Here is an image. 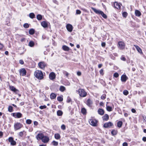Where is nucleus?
Returning <instances> with one entry per match:
<instances>
[{
  "mask_svg": "<svg viewBox=\"0 0 146 146\" xmlns=\"http://www.w3.org/2000/svg\"><path fill=\"white\" fill-rule=\"evenodd\" d=\"M35 76L39 80H42L44 78V75L41 70H36L34 72Z\"/></svg>",
  "mask_w": 146,
  "mask_h": 146,
  "instance_id": "nucleus-1",
  "label": "nucleus"
},
{
  "mask_svg": "<svg viewBox=\"0 0 146 146\" xmlns=\"http://www.w3.org/2000/svg\"><path fill=\"white\" fill-rule=\"evenodd\" d=\"M92 9L96 13L101 15L104 18L106 19L107 18V15L103 11L93 7H92Z\"/></svg>",
  "mask_w": 146,
  "mask_h": 146,
  "instance_id": "nucleus-2",
  "label": "nucleus"
},
{
  "mask_svg": "<svg viewBox=\"0 0 146 146\" xmlns=\"http://www.w3.org/2000/svg\"><path fill=\"white\" fill-rule=\"evenodd\" d=\"M80 96L81 97H84L87 95V93L83 89L80 88L77 91Z\"/></svg>",
  "mask_w": 146,
  "mask_h": 146,
  "instance_id": "nucleus-3",
  "label": "nucleus"
},
{
  "mask_svg": "<svg viewBox=\"0 0 146 146\" xmlns=\"http://www.w3.org/2000/svg\"><path fill=\"white\" fill-rule=\"evenodd\" d=\"M14 127L15 130L17 131L21 128L23 127V125L20 123L16 122L14 124Z\"/></svg>",
  "mask_w": 146,
  "mask_h": 146,
  "instance_id": "nucleus-4",
  "label": "nucleus"
},
{
  "mask_svg": "<svg viewBox=\"0 0 146 146\" xmlns=\"http://www.w3.org/2000/svg\"><path fill=\"white\" fill-rule=\"evenodd\" d=\"M9 88L11 91H13L16 94H18L19 97H20L21 96V94H19V90L16 89L13 86H10Z\"/></svg>",
  "mask_w": 146,
  "mask_h": 146,
  "instance_id": "nucleus-5",
  "label": "nucleus"
},
{
  "mask_svg": "<svg viewBox=\"0 0 146 146\" xmlns=\"http://www.w3.org/2000/svg\"><path fill=\"white\" fill-rule=\"evenodd\" d=\"M12 116L15 118H19L22 116V114L20 112H16L12 113Z\"/></svg>",
  "mask_w": 146,
  "mask_h": 146,
  "instance_id": "nucleus-6",
  "label": "nucleus"
},
{
  "mask_svg": "<svg viewBox=\"0 0 146 146\" xmlns=\"http://www.w3.org/2000/svg\"><path fill=\"white\" fill-rule=\"evenodd\" d=\"M38 66L41 69H44L46 66V64L44 62H40L38 63Z\"/></svg>",
  "mask_w": 146,
  "mask_h": 146,
  "instance_id": "nucleus-7",
  "label": "nucleus"
},
{
  "mask_svg": "<svg viewBox=\"0 0 146 146\" xmlns=\"http://www.w3.org/2000/svg\"><path fill=\"white\" fill-rule=\"evenodd\" d=\"M89 122L90 124L94 126H96L97 121L94 119H91L89 121Z\"/></svg>",
  "mask_w": 146,
  "mask_h": 146,
  "instance_id": "nucleus-8",
  "label": "nucleus"
},
{
  "mask_svg": "<svg viewBox=\"0 0 146 146\" xmlns=\"http://www.w3.org/2000/svg\"><path fill=\"white\" fill-rule=\"evenodd\" d=\"M118 45L120 49H124L125 48V44L123 42H118Z\"/></svg>",
  "mask_w": 146,
  "mask_h": 146,
  "instance_id": "nucleus-9",
  "label": "nucleus"
},
{
  "mask_svg": "<svg viewBox=\"0 0 146 146\" xmlns=\"http://www.w3.org/2000/svg\"><path fill=\"white\" fill-rule=\"evenodd\" d=\"M113 125V123L111 122L105 123L104 125V127L105 128H110Z\"/></svg>",
  "mask_w": 146,
  "mask_h": 146,
  "instance_id": "nucleus-10",
  "label": "nucleus"
},
{
  "mask_svg": "<svg viewBox=\"0 0 146 146\" xmlns=\"http://www.w3.org/2000/svg\"><path fill=\"white\" fill-rule=\"evenodd\" d=\"M19 72L20 75L23 76H25L27 73L26 70L24 68H21L20 69Z\"/></svg>",
  "mask_w": 146,
  "mask_h": 146,
  "instance_id": "nucleus-11",
  "label": "nucleus"
},
{
  "mask_svg": "<svg viewBox=\"0 0 146 146\" xmlns=\"http://www.w3.org/2000/svg\"><path fill=\"white\" fill-rule=\"evenodd\" d=\"M44 136V134L42 133H39L36 136V138L38 140H42Z\"/></svg>",
  "mask_w": 146,
  "mask_h": 146,
  "instance_id": "nucleus-12",
  "label": "nucleus"
},
{
  "mask_svg": "<svg viewBox=\"0 0 146 146\" xmlns=\"http://www.w3.org/2000/svg\"><path fill=\"white\" fill-rule=\"evenodd\" d=\"M49 137L47 136H44L42 141L44 143H48L49 141Z\"/></svg>",
  "mask_w": 146,
  "mask_h": 146,
  "instance_id": "nucleus-13",
  "label": "nucleus"
},
{
  "mask_svg": "<svg viewBox=\"0 0 146 146\" xmlns=\"http://www.w3.org/2000/svg\"><path fill=\"white\" fill-rule=\"evenodd\" d=\"M66 28L67 30L69 32H71L72 31L73 27L70 24H67L66 25Z\"/></svg>",
  "mask_w": 146,
  "mask_h": 146,
  "instance_id": "nucleus-14",
  "label": "nucleus"
},
{
  "mask_svg": "<svg viewBox=\"0 0 146 146\" xmlns=\"http://www.w3.org/2000/svg\"><path fill=\"white\" fill-rule=\"evenodd\" d=\"M9 141L11 143V145H14L16 144V142L14 140L12 137H10L9 138Z\"/></svg>",
  "mask_w": 146,
  "mask_h": 146,
  "instance_id": "nucleus-15",
  "label": "nucleus"
},
{
  "mask_svg": "<svg viewBox=\"0 0 146 146\" xmlns=\"http://www.w3.org/2000/svg\"><path fill=\"white\" fill-rule=\"evenodd\" d=\"M113 7L115 8L120 9L121 7L120 4L117 2H115L113 4Z\"/></svg>",
  "mask_w": 146,
  "mask_h": 146,
  "instance_id": "nucleus-16",
  "label": "nucleus"
},
{
  "mask_svg": "<svg viewBox=\"0 0 146 146\" xmlns=\"http://www.w3.org/2000/svg\"><path fill=\"white\" fill-rule=\"evenodd\" d=\"M55 74L53 72L50 73L49 75V78L50 80H53L55 78Z\"/></svg>",
  "mask_w": 146,
  "mask_h": 146,
  "instance_id": "nucleus-17",
  "label": "nucleus"
},
{
  "mask_svg": "<svg viewBox=\"0 0 146 146\" xmlns=\"http://www.w3.org/2000/svg\"><path fill=\"white\" fill-rule=\"evenodd\" d=\"M128 78L125 75L123 74L121 76V80L122 82H125Z\"/></svg>",
  "mask_w": 146,
  "mask_h": 146,
  "instance_id": "nucleus-18",
  "label": "nucleus"
},
{
  "mask_svg": "<svg viewBox=\"0 0 146 146\" xmlns=\"http://www.w3.org/2000/svg\"><path fill=\"white\" fill-rule=\"evenodd\" d=\"M86 104L88 106L91 107L92 104V102L90 99H88L86 101Z\"/></svg>",
  "mask_w": 146,
  "mask_h": 146,
  "instance_id": "nucleus-19",
  "label": "nucleus"
},
{
  "mask_svg": "<svg viewBox=\"0 0 146 146\" xmlns=\"http://www.w3.org/2000/svg\"><path fill=\"white\" fill-rule=\"evenodd\" d=\"M98 113L101 115H103L104 114V110L100 108L98 109Z\"/></svg>",
  "mask_w": 146,
  "mask_h": 146,
  "instance_id": "nucleus-20",
  "label": "nucleus"
},
{
  "mask_svg": "<svg viewBox=\"0 0 146 146\" xmlns=\"http://www.w3.org/2000/svg\"><path fill=\"white\" fill-rule=\"evenodd\" d=\"M41 24V25L44 28H46L48 27L47 23L45 21L42 22Z\"/></svg>",
  "mask_w": 146,
  "mask_h": 146,
  "instance_id": "nucleus-21",
  "label": "nucleus"
},
{
  "mask_svg": "<svg viewBox=\"0 0 146 146\" xmlns=\"http://www.w3.org/2000/svg\"><path fill=\"white\" fill-rule=\"evenodd\" d=\"M134 46L135 47V48L139 53H142L141 49L138 46L134 45Z\"/></svg>",
  "mask_w": 146,
  "mask_h": 146,
  "instance_id": "nucleus-22",
  "label": "nucleus"
},
{
  "mask_svg": "<svg viewBox=\"0 0 146 146\" xmlns=\"http://www.w3.org/2000/svg\"><path fill=\"white\" fill-rule=\"evenodd\" d=\"M103 119L105 121H107L109 119V117L107 114H105L103 117Z\"/></svg>",
  "mask_w": 146,
  "mask_h": 146,
  "instance_id": "nucleus-23",
  "label": "nucleus"
},
{
  "mask_svg": "<svg viewBox=\"0 0 146 146\" xmlns=\"http://www.w3.org/2000/svg\"><path fill=\"white\" fill-rule=\"evenodd\" d=\"M62 49L64 51H68L69 50V48L66 45H63L62 46Z\"/></svg>",
  "mask_w": 146,
  "mask_h": 146,
  "instance_id": "nucleus-24",
  "label": "nucleus"
},
{
  "mask_svg": "<svg viewBox=\"0 0 146 146\" xmlns=\"http://www.w3.org/2000/svg\"><path fill=\"white\" fill-rule=\"evenodd\" d=\"M135 14L136 16L139 17L141 15V13L139 11L136 10L135 11Z\"/></svg>",
  "mask_w": 146,
  "mask_h": 146,
  "instance_id": "nucleus-25",
  "label": "nucleus"
},
{
  "mask_svg": "<svg viewBox=\"0 0 146 146\" xmlns=\"http://www.w3.org/2000/svg\"><path fill=\"white\" fill-rule=\"evenodd\" d=\"M56 95L55 94L52 93L50 95V98L52 99H53L56 98Z\"/></svg>",
  "mask_w": 146,
  "mask_h": 146,
  "instance_id": "nucleus-26",
  "label": "nucleus"
},
{
  "mask_svg": "<svg viewBox=\"0 0 146 146\" xmlns=\"http://www.w3.org/2000/svg\"><path fill=\"white\" fill-rule=\"evenodd\" d=\"M117 133V131L115 129L111 131V134L113 135H116Z\"/></svg>",
  "mask_w": 146,
  "mask_h": 146,
  "instance_id": "nucleus-27",
  "label": "nucleus"
},
{
  "mask_svg": "<svg viewBox=\"0 0 146 146\" xmlns=\"http://www.w3.org/2000/svg\"><path fill=\"white\" fill-rule=\"evenodd\" d=\"M35 45V43L33 41H30L29 42L28 45L31 47H33Z\"/></svg>",
  "mask_w": 146,
  "mask_h": 146,
  "instance_id": "nucleus-28",
  "label": "nucleus"
},
{
  "mask_svg": "<svg viewBox=\"0 0 146 146\" xmlns=\"http://www.w3.org/2000/svg\"><path fill=\"white\" fill-rule=\"evenodd\" d=\"M55 138L57 139H58L60 138V135L58 133H56L54 135Z\"/></svg>",
  "mask_w": 146,
  "mask_h": 146,
  "instance_id": "nucleus-29",
  "label": "nucleus"
},
{
  "mask_svg": "<svg viewBox=\"0 0 146 146\" xmlns=\"http://www.w3.org/2000/svg\"><path fill=\"white\" fill-rule=\"evenodd\" d=\"M36 18L39 21L41 20L42 19V16L40 14H38L36 16Z\"/></svg>",
  "mask_w": 146,
  "mask_h": 146,
  "instance_id": "nucleus-30",
  "label": "nucleus"
},
{
  "mask_svg": "<svg viewBox=\"0 0 146 146\" xmlns=\"http://www.w3.org/2000/svg\"><path fill=\"white\" fill-rule=\"evenodd\" d=\"M82 113L84 115L86 114V110L84 108H82L81 109Z\"/></svg>",
  "mask_w": 146,
  "mask_h": 146,
  "instance_id": "nucleus-31",
  "label": "nucleus"
},
{
  "mask_svg": "<svg viewBox=\"0 0 146 146\" xmlns=\"http://www.w3.org/2000/svg\"><path fill=\"white\" fill-rule=\"evenodd\" d=\"M29 17L33 19L35 17V15L33 13H31L29 14Z\"/></svg>",
  "mask_w": 146,
  "mask_h": 146,
  "instance_id": "nucleus-32",
  "label": "nucleus"
},
{
  "mask_svg": "<svg viewBox=\"0 0 146 146\" xmlns=\"http://www.w3.org/2000/svg\"><path fill=\"white\" fill-rule=\"evenodd\" d=\"M29 33L30 35H33L35 33V30L33 29H30L29 30Z\"/></svg>",
  "mask_w": 146,
  "mask_h": 146,
  "instance_id": "nucleus-33",
  "label": "nucleus"
},
{
  "mask_svg": "<svg viewBox=\"0 0 146 146\" xmlns=\"http://www.w3.org/2000/svg\"><path fill=\"white\" fill-rule=\"evenodd\" d=\"M57 114L58 116H60L62 115L63 112L61 111L58 110L57 112Z\"/></svg>",
  "mask_w": 146,
  "mask_h": 146,
  "instance_id": "nucleus-34",
  "label": "nucleus"
},
{
  "mask_svg": "<svg viewBox=\"0 0 146 146\" xmlns=\"http://www.w3.org/2000/svg\"><path fill=\"white\" fill-rule=\"evenodd\" d=\"M123 123L121 121H119L117 123V126L119 128L121 127Z\"/></svg>",
  "mask_w": 146,
  "mask_h": 146,
  "instance_id": "nucleus-35",
  "label": "nucleus"
},
{
  "mask_svg": "<svg viewBox=\"0 0 146 146\" xmlns=\"http://www.w3.org/2000/svg\"><path fill=\"white\" fill-rule=\"evenodd\" d=\"M8 110L9 112H12L13 111V107L11 106H9L8 108Z\"/></svg>",
  "mask_w": 146,
  "mask_h": 146,
  "instance_id": "nucleus-36",
  "label": "nucleus"
},
{
  "mask_svg": "<svg viewBox=\"0 0 146 146\" xmlns=\"http://www.w3.org/2000/svg\"><path fill=\"white\" fill-rule=\"evenodd\" d=\"M106 110L109 111H111L112 110V108L111 107L106 105Z\"/></svg>",
  "mask_w": 146,
  "mask_h": 146,
  "instance_id": "nucleus-37",
  "label": "nucleus"
},
{
  "mask_svg": "<svg viewBox=\"0 0 146 146\" xmlns=\"http://www.w3.org/2000/svg\"><path fill=\"white\" fill-rule=\"evenodd\" d=\"M65 90V88L63 86H61L60 88V90L62 92H64Z\"/></svg>",
  "mask_w": 146,
  "mask_h": 146,
  "instance_id": "nucleus-38",
  "label": "nucleus"
},
{
  "mask_svg": "<svg viewBox=\"0 0 146 146\" xmlns=\"http://www.w3.org/2000/svg\"><path fill=\"white\" fill-rule=\"evenodd\" d=\"M25 132L24 131H22L20 132L19 133L18 135L20 137H22L23 135L24 134L23 132Z\"/></svg>",
  "mask_w": 146,
  "mask_h": 146,
  "instance_id": "nucleus-39",
  "label": "nucleus"
},
{
  "mask_svg": "<svg viewBox=\"0 0 146 146\" xmlns=\"http://www.w3.org/2000/svg\"><path fill=\"white\" fill-rule=\"evenodd\" d=\"M52 143L53 144V145L54 146H57L58 145V142L56 141H53L52 142Z\"/></svg>",
  "mask_w": 146,
  "mask_h": 146,
  "instance_id": "nucleus-40",
  "label": "nucleus"
},
{
  "mask_svg": "<svg viewBox=\"0 0 146 146\" xmlns=\"http://www.w3.org/2000/svg\"><path fill=\"white\" fill-rule=\"evenodd\" d=\"M62 72L63 74L65 75L66 77H68V76L69 74L67 72L63 70Z\"/></svg>",
  "mask_w": 146,
  "mask_h": 146,
  "instance_id": "nucleus-41",
  "label": "nucleus"
},
{
  "mask_svg": "<svg viewBox=\"0 0 146 146\" xmlns=\"http://www.w3.org/2000/svg\"><path fill=\"white\" fill-rule=\"evenodd\" d=\"M127 13L126 12H124L122 13L123 16L125 18H126L127 16Z\"/></svg>",
  "mask_w": 146,
  "mask_h": 146,
  "instance_id": "nucleus-42",
  "label": "nucleus"
},
{
  "mask_svg": "<svg viewBox=\"0 0 146 146\" xmlns=\"http://www.w3.org/2000/svg\"><path fill=\"white\" fill-rule=\"evenodd\" d=\"M123 94L124 95L126 96V95H127L128 94L129 92L127 90H125L123 91Z\"/></svg>",
  "mask_w": 146,
  "mask_h": 146,
  "instance_id": "nucleus-43",
  "label": "nucleus"
},
{
  "mask_svg": "<svg viewBox=\"0 0 146 146\" xmlns=\"http://www.w3.org/2000/svg\"><path fill=\"white\" fill-rule=\"evenodd\" d=\"M63 100V98L61 96H58L57 98V100L59 102H61Z\"/></svg>",
  "mask_w": 146,
  "mask_h": 146,
  "instance_id": "nucleus-44",
  "label": "nucleus"
},
{
  "mask_svg": "<svg viewBox=\"0 0 146 146\" xmlns=\"http://www.w3.org/2000/svg\"><path fill=\"white\" fill-rule=\"evenodd\" d=\"M23 27L25 28H28L29 27V25L28 23H26L24 24Z\"/></svg>",
  "mask_w": 146,
  "mask_h": 146,
  "instance_id": "nucleus-45",
  "label": "nucleus"
},
{
  "mask_svg": "<svg viewBox=\"0 0 146 146\" xmlns=\"http://www.w3.org/2000/svg\"><path fill=\"white\" fill-rule=\"evenodd\" d=\"M32 122V121L29 119H28L26 120V123L28 124H30Z\"/></svg>",
  "mask_w": 146,
  "mask_h": 146,
  "instance_id": "nucleus-46",
  "label": "nucleus"
},
{
  "mask_svg": "<svg viewBox=\"0 0 146 146\" xmlns=\"http://www.w3.org/2000/svg\"><path fill=\"white\" fill-rule=\"evenodd\" d=\"M119 75V74L117 72H115L113 74V76L115 78H117Z\"/></svg>",
  "mask_w": 146,
  "mask_h": 146,
  "instance_id": "nucleus-47",
  "label": "nucleus"
},
{
  "mask_svg": "<svg viewBox=\"0 0 146 146\" xmlns=\"http://www.w3.org/2000/svg\"><path fill=\"white\" fill-rule=\"evenodd\" d=\"M106 98V95L105 94L102 95L101 96V98L103 100L105 99Z\"/></svg>",
  "mask_w": 146,
  "mask_h": 146,
  "instance_id": "nucleus-48",
  "label": "nucleus"
},
{
  "mask_svg": "<svg viewBox=\"0 0 146 146\" xmlns=\"http://www.w3.org/2000/svg\"><path fill=\"white\" fill-rule=\"evenodd\" d=\"M46 107V106L45 105L44 106H40L39 108L41 109H43L44 108H45Z\"/></svg>",
  "mask_w": 146,
  "mask_h": 146,
  "instance_id": "nucleus-49",
  "label": "nucleus"
},
{
  "mask_svg": "<svg viewBox=\"0 0 146 146\" xmlns=\"http://www.w3.org/2000/svg\"><path fill=\"white\" fill-rule=\"evenodd\" d=\"M61 128L62 129L64 130L66 129V127L63 124L61 126Z\"/></svg>",
  "mask_w": 146,
  "mask_h": 146,
  "instance_id": "nucleus-50",
  "label": "nucleus"
},
{
  "mask_svg": "<svg viewBox=\"0 0 146 146\" xmlns=\"http://www.w3.org/2000/svg\"><path fill=\"white\" fill-rule=\"evenodd\" d=\"M103 69H101L100 71V74L103 75H104V73H103Z\"/></svg>",
  "mask_w": 146,
  "mask_h": 146,
  "instance_id": "nucleus-51",
  "label": "nucleus"
},
{
  "mask_svg": "<svg viewBox=\"0 0 146 146\" xmlns=\"http://www.w3.org/2000/svg\"><path fill=\"white\" fill-rule=\"evenodd\" d=\"M81 13V11L79 10H77L76 11V14H80Z\"/></svg>",
  "mask_w": 146,
  "mask_h": 146,
  "instance_id": "nucleus-52",
  "label": "nucleus"
},
{
  "mask_svg": "<svg viewBox=\"0 0 146 146\" xmlns=\"http://www.w3.org/2000/svg\"><path fill=\"white\" fill-rule=\"evenodd\" d=\"M19 63L21 64H24V62L22 60H19Z\"/></svg>",
  "mask_w": 146,
  "mask_h": 146,
  "instance_id": "nucleus-53",
  "label": "nucleus"
},
{
  "mask_svg": "<svg viewBox=\"0 0 146 146\" xmlns=\"http://www.w3.org/2000/svg\"><path fill=\"white\" fill-rule=\"evenodd\" d=\"M121 60H122L123 61H125V60H126L125 58L124 57H123V56L121 57Z\"/></svg>",
  "mask_w": 146,
  "mask_h": 146,
  "instance_id": "nucleus-54",
  "label": "nucleus"
},
{
  "mask_svg": "<svg viewBox=\"0 0 146 146\" xmlns=\"http://www.w3.org/2000/svg\"><path fill=\"white\" fill-rule=\"evenodd\" d=\"M123 146H127L128 144L126 142H124L123 144Z\"/></svg>",
  "mask_w": 146,
  "mask_h": 146,
  "instance_id": "nucleus-55",
  "label": "nucleus"
},
{
  "mask_svg": "<svg viewBox=\"0 0 146 146\" xmlns=\"http://www.w3.org/2000/svg\"><path fill=\"white\" fill-rule=\"evenodd\" d=\"M71 101V100L70 98H68L67 100V102L68 103L70 102Z\"/></svg>",
  "mask_w": 146,
  "mask_h": 146,
  "instance_id": "nucleus-56",
  "label": "nucleus"
},
{
  "mask_svg": "<svg viewBox=\"0 0 146 146\" xmlns=\"http://www.w3.org/2000/svg\"><path fill=\"white\" fill-rule=\"evenodd\" d=\"M101 45L102 47H105L106 45V43L105 42H102L101 44Z\"/></svg>",
  "mask_w": 146,
  "mask_h": 146,
  "instance_id": "nucleus-57",
  "label": "nucleus"
},
{
  "mask_svg": "<svg viewBox=\"0 0 146 146\" xmlns=\"http://www.w3.org/2000/svg\"><path fill=\"white\" fill-rule=\"evenodd\" d=\"M38 122L36 121H35L34 122V124L35 125H38Z\"/></svg>",
  "mask_w": 146,
  "mask_h": 146,
  "instance_id": "nucleus-58",
  "label": "nucleus"
},
{
  "mask_svg": "<svg viewBox=\"0 0 146 146\" xmlns=\"http://www.w3.org/2000/svg\"><path fill=\"white\" fill-rule=\"evenodd\" d=\"M142 140L144 142L146 141V137H143L142 138Z\"/></svg>",
  "mask_w": 146,
  "mask_h": 146,
  "instance_id": "nucleus-59",
  "label": "nucleus"
},
{
  "mask_svg": "<svg viewBox=\"0 0 146 146\" xmlns=\"http://www.w3.org/2000/svg\"><path fill=\"white\" fill-rule=\"evenodd\" d=\"M77 75L79 76H80L81 75V72H79V71L78 72H77Z\"/></svg>",
  "mask_w": 146,
  "mask_h": 146,
  "instance_id": "nucleus-60",
  "label": "nucleus"
},
{
  "mask_svg": "<svg viewBox=\"0 0 146 146\" xmlns=\"http://www.w3.org/2000/svg\"><path fill=\"white\" fill-rule=\"evenodd\" d=\"M131 111L133 113H135L136 112V110L134 109L133 108L131 109Z\"/></svg>",
  "mask_w": 146,
  "mask_h": 146,
  "instance_id": "nucleus-61",
  "label": "nucleus"
},
{
  "mask_svg": "<svg viewBox=\"0 0 146 146\" xmlns=\"http://www.w3.org/2000/svg\"><path fill=\"white\" fill-rule=\"evenodd\" d=\"M25 38H22L21 40V41L22 42L25 41Z\"/></svg>",
  "mask_w": 146,
  "mask_h": 146,
  "instance_id": "nucleus-62",
  "label": "nucleus"
},
{
  "mask_svg": "<svg viewBox=\"0 0 146 146\" xmlns=\"http://www.w3.org/2000/svg\"><path fill=\"white\" fill-rule=\"evenodd\" d=\"M24 102H21V103H20V105L21 106L23 105H24Z\"/></svg>",
  "mask_w": 146,
  "mask_h": 146,
  "instance_id": "nucleus-63",
  "label": "nucleus"
},
{
  "mask_svg": "<svg viewBox=\"0 0 146 146\" xmlns=\"http://www.w3.org/2000/svg\"><path fill=\"white\" fill-rule=\"evenodd\" d=\"M124 115L125 117H127L128 116V114L127 113H124Z\"/></svg>",
  "mask_w": 146,
  "mask_h": 146,
  "instance_id": "nucleus-64",
  "label": "nucleus"
}]
</instances>
